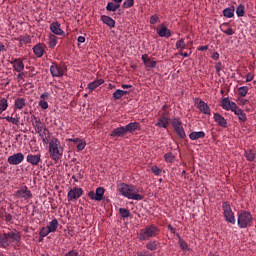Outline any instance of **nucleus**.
<instances>
[{"label": "nucleus", "mask_w": 256, "mask_h": 256, "mask_svg": "<svg viewBox=\"0 0 256 256\" xmlns=\"http://www.w3.org/2000/svg\"><path fill=\"white\" fill-rule=\"evenodd\" d=\"M118 191L126 199L132 201H143V195L139 194V188L135 185H129L127 183L118 184Z\"/></svg>", "instance_id": "f257e3e1"}, {"label": "nucleus", "mask_w": 256, "mask_h": 256, "mask_svg": "<svg viewBox=\"0 0 256 256\" xmlns=\"http://www.w3.org/2000/svg\"><path fill=\"white\" fill-rule=\"evenodd\" d=\"M14 241L20 243L21 234L14 231L0 233V249H9L11 243H14Z\"/></svg>", "instance_id": "f03ea898"}, {"label": "nucleus", "mask_w": 256, "mask_h": 256, "mask_svg": "<svg viewBox=\"0 0 256 256\" xmlns=\"http://www.w3.org/2000/svg\"><path fill=\"white\" fill-rule=\"evenodd\" d=\"M49 153L51 159L57 163L61 157H63V146L61 141L56 137H52L49 142Z\"/></svg>", "instance_id": "7ed1b4c3"}, {"label": "nucleus", "mask_w": 256, "mask_h": 256, "mask_svg": "<svg viewBox=\"0 0 256 256\" xmlns=\"http://www.w3.org/2000/svg\"><path fill=\"white\" fill-rule=\"evenodd\" d=\"M159 231V227H157L155 224L148 225L139 231L138 239L139 241H149V239L157 237V235H159Z\"/></svg>", "instance_id": "20e7f679"}, {"label": "nucleus", "mask_w": 256, "mask_h": 256, "mask_svg": "<svg viewBox=\"0 0 256 256\" xmlns=\"http://www.w3.org/2000/svg\"><path fill=\"white\" fill-rule=\"evenodd\" d=\"M253 225V215L251 212L242 210L238 212V227L240 229H247Z\"/></svg>", "instance_id": "39448f33"}, {"label": "nucleus", "mask_w": 256, "mask_h": 256, "mask_svg": "<svg viewBox=\"0 0 256 256\" xmlns=\"http://www.w3.org/2000/svg\"><path fill=\"white\" fill-rule=\"evenodd\" d=\"M222 209L225 221H227V223H231V225H235V213L233 212V209H231L229 202H223Z\"/></svg>", "instance_id": "423d86ee"}, {"label": "nucleus", "mask_w": 256, "mask_h": 256, "mask_svg": "<svg viewBox=\"0 0 256 256\" xmlns=\"http://www.w3.org/2000/svg\"><path fill=\"white\" fill-rule=\"evenodd\" d=\"M50 73L52 77H63L67 73V66L63 63H52L50 66Z\"/></svg>", "instance_id": "0eeeda50"}, {"label": "nucleus", "mask_w": 256, "mask_h": 256, "mask_svg": "<svg viewBox=\"0 0 256 256\" xmlns=\"http://www.w3.org/2000/svg\"><path fill=\"white\" fill-rule=\"evenodd\" d=\"M88 197L92 201H103V199H105V188L98 187V188H96V192L90 191L88 193Z\"/></svg>", "instance_id": "6e6552de"}, {"label": "nucleus", "mask_w": 256, "mask_h": 256, "mask_svg": "<svg viewBox=\"0 0 256 256\" xmlns=\"http://www.w3.org/2000/svg\"><path fill=\"white\" fill-rule=\"evenodd\" d=\"M23 161H25V155L21 152L15 153L7 159L9 165H21Z\"/></svg>", "instance_id": "1a4fd4ad"}, {"label": "nucleus", "mask_w": 256, "mask_h": 256, "mask_svg": "<svg viewBox=\"0 0 256 256\" xmlns=\"http://www.w3.org/2000/svg\"><path fill=\"white\" fill-rule=\"evenodd\" d=\"M15 197H18V199H32L33 194L31 193V190L27 186H23L19 190L15 192Z\"/></svg>", "instance_id": "9d476101"}, {"label": "nucleus", "mask_w": 256, "mask_h": 256, "mask_svg": "<svg viewBox=\"0 0 256 256\" xmlns=\"http://www.w3.org/2000/svg\"><path fill=\"white\" fill-rule=\"evenodd\" d=\"M10 65H12L13 71L16 73H21L25 70V64L21 58H12L10 60Z\"/></svg>", "instance_id": "9b49d317"}, {"label": "nucleus", "mask_w": 256, "mask_h": 256, "mask_svg": "<svg viewBox=\"0 0 256 256\" xmlns=\"http://www.w3.org/2000/svg\"><path fill=\"white\" fill-rule=\"evenodd\" d=\"M83 195V189L74 187L68 192V201H77Z\"/></svg>", "instance_id": "f8f14e48"}, {"label": "nucleus", "mask_w": 256, "mask_h": 256, "mask_svg": "<svg viewBox=\"0 0 256 256\" xmlns=\"http://www.w3.org/2000/svg\"><path fill=\"white\" fill-rule=\"evenodd\" d=\"M221 107L222 109H224L225 111H235L237 109V104L231 100H229V98H223L221 101Z\"/></svg>", "instance_id": "ddd939ff"}, {"label": "nucleus", "mask_w": 256, "mask_h": 256, "mask_svg": "<svg viewBox=\"0 0 256 256\" xmlns=\"http://www.w3.org/2000/svg\"><path fill=\"white\" fill-rule=\"evenodd\" d=\"M50 31L54 33V35H59L61 37H66L65 31L61 29V24L59 22H53L50 24Z\"/></svg>", "instance_id": "4468645a"}, {"label": "nucleus", "mask_w": 256, "mask_h": 256, "mask_svg": "<svg viewBox=\"0 0 256 256\" xmlns=\"http://www.w3.org/2000/svg\"><path fill=\"white\" fill-rule=\"evenodd\" d=\"M159 37H166V39H169L173 35V32L165 24H161L159 29L156 30Z\"/></svg>", "instance_id": "2eb2a0df"}, {"label": "nucleus", "mask_w": 256, "mask_h": 256, "mask_svg": "<svg viewBox=\"0 0 256 256\" xmlns=\"http://www.w3.org/2000/svg\"><path fill=\"white\" fill-rule=\"evenodd\" d=\"M142 61L148 69H155V67H157V62L152 58H149V55L147 54L142 55Z\"/></svg>", "instance_id": "dca6fc26"}, {"label": "nucleus", "mask_w": 256, "mask_h": 256, "mask_svg": "<svg viewBox=\"0 0 256 256\" xmlns=\"http://www.w3.org/2000/svg\"><path fill=\"white\" fill-rule=\"evenodd\" d=\"M26 161L27 163H30V165L37 166L41 163V154H28Z\"/></svg>", "instance_id": "f3484780"}, {"label": "nucleus", "mask_w": 256, "mask_h": 256, "mask_svg": "<svg viewBox=\"0 0 256 256\" xmlns=\"http://www.w3.org/2000/svg\"><path fill=\"white\" fill-rule=\"evenodd\" d=\"M196 107L201 111V113H204V115H211V108H209V105L205 103V101L200 100L196 103Z\"/></svg>", "instance_id": "a211bd4d"}, {"label": "nucleus", "mask_w": 256, "mask_h": 256, "mask_svg": "<svg viewBox=\"0 0 256 256\" xmlns=\"http://www.w3.org/2000/svg\"><path fill=\"white\" fill-rule=\"evenodd\" d=\"M127 135V129L125 126H120L111 131L110 137H125Z\"/></svg>", "instance_id": "6ab92c4d"}, {"label": "nucleus", "mask_w": 256, "mask_h": 256, "mask_svg": "<svg viewBox=\"0 0 256 256\" xmlns=\"http://www.w3.org/2000/svg\"><path fill=\"white\" fill-rule=\"evenodd\" d=\"M126 133L133 134L135 131H141V124L139 122H130L126 126Z\"/></svg>", "instance_id": "aec40b11"}, {"label": "nucleus", "mask_w": 256, "mask_h": 256, "mask_svg": "<svg viewBox=\"0 0 256 256\" xmlns=\"http://www.w3.org/2000/svg\"><path fill=\"white\" fill-rule=\"evenodd\" d=\"M214 121H215V123H217V125H219L223 129H227V120L225 119V117H223V115H221L219 113H215Z\"/></svg>", "instance_id": "412c9836"}, {"label": "nucleus", "mask_w": 256, "mask_h": 256, "mask_svg": "<svg viewBox=\"0 0 256 256\" xmlns=\"http://www.w3.org/2000/svg\"><path fill=\"white\" fill-rule=\"evenodd\" d=\"M33 53H34V55H36V57H38V59H41V57H43V55H45V48L43 47V44H41V43L36 44L33 47Z\"/></svg>", "instance_id": "4be33fe9"}, {"label": "nucleus", "mask_w": 256, "mask_h": 256, "mask_svg": "<svg viewBox=\"0 0 256 256\" xmlns=\"http://www.w3.org/2000/svg\"><path fill=\"white\" fill-rule=\"evenodd\" d=\"M155 127H159L160 129H167L169 127V119L167 116L163 115L158 119V122L155 124Z\"/></svg>", "instance_id": "5701e85b"}, {"label": "nucleus", "mask_w": 256, "mask_h": 256, "mask_svg": "<svg viewBox=\"0 0 256 256\" xmlns=\"http://www.w3.org/2000/svg\"><path fill=\"white\" fill-rule=\"evenodd\" d=\"M232 113L237 115L240 123H245V121H247V114H245V111L239 108V106Z\"/></svg>", "instance_id": "b1692460"}, {"label": "nucleus", "mask_w": 256, "mask_h": 256, "mask_svg": "<svg viewBox=\"0 0 256 256\" xmlns=\"http://www.w3.org/2000/svg\"><path fill=\"white\" fill-rule=\"evenodd\" d=\"M32 125L36 133H41L43 131V125H41V119L37 118L35 115L32 116Z\"/></svg>", "instance_id": "393cba45"}, {"label": "nucleus", "mask_w": 256, "mask_h": 256, "mask_svg": "<svg viewBox=\"0 0 256 256\" xmlns=\"http://www.w3.org/2000/svg\"><path fill=\"white\" fill-rule=\"evenodd\" d=\"M24 107H27V100L25 98H17L14 102V109L21 111Z\"/></svg>", "instance_id": "a878e982"}, {"label": "nucleus", "mask_w": 256, "mask_h": 256, "mask_svg": "<svg viewBox=\"0 0 256 256\" xmlns=\"http://www.w3.org/2000/svg\"><path fill=\"white\" fill-rule=\"evenodd\" d=\"M101 21H102V23H104V25H107L110 28L115 27V20H113V18H111L107 15H102Z\"/></svg>", "instance_id": "bb28decb"}, {"label": "nucleus", "mask_w": 256, "mask_h": 256, "mask_svg": "<svg viewBox=\"0 0 256 256\" xmlns=\"http://www.w3.org/2000/svg\"><path fill=\"white\" fill-rule=\"evenodd\" d=\"M225 27H229V22H224L222 25H220V31H222V33L229 36L235 35V30H233V28L225 29Z\"/></svg>", "instance_id": "cd10ccee"}, {"label": "nucleus", "mask_w": 256, "mask_h": 256, "mask_svg": "<svg viewBox=\"0 0 256 256\" xmlns=\"http://www.w3.org/2000/svg\"><path fill=\"white\" fill-rule=\"evenodd\" d=\"M189 139H191V141H197V139H205V132H191L189 134Z\"/></svg>", "instance_id": "c85d7f7f"}, {"label": "nucleus", "mask_w": 256, "mask_h": 256, "mask_svg": "<svg viewBox=\"0 0 256 256\" xmlns=\"http://www.w3.org/2000/svg\"><path fill=\"white\" fill-rule=\"evenodd\" d=\"M125 95H129V91L117 89V90L112 94V97H113V99H115V100H119V99H123V97H125Z\"/></svg>", "instance_id": "c756f323"}, {"label": "nucleus", "mask_w": 256, "mask_h": 256, "mask_svg": "<svg viewBox=\"0 0 256 256\" xmlns=\"http://www.w3.org/2000/svg\"><path fill=\"white\" fill-rule=\"evenodd\" d=\"M103 83H105V80H103V79L95 80L88 84V89H89V91H95V89H97V87L103 85Z\"/></svg>", "instance_id": "7c9ffc66"}, {"label": "nucleus", "mask_w": 256, "mask_h": 256, "mask_svg": "<svg viewBox=\"0 0 256 256\" xmlns=\"http://www.w3.org/2000/svg\"><path fill=\"white\" fill-rule=\"evenodd\" d=\"M176 236L178 237V245L180 249L182 251H189V244L185 240H183V238H181L179 233H177Z\"/></svg>", "instance_id": "2f4dec72"}, {"label": "nucleus", "mask_w": 256, "mask_h": 256, "mask_svg": "<svg viewBox=\"0 0 256 256\" xmlns=\"http://www.w3.org/2000/svg\"><path fill=\"white\" fill-rule=\"evenodd\" d=\"M51 233H55L59 227V221L55 218L46 226Z\"/></svg>", "instance_id": "473e14b6"}, {"label": "nucleus", "mask_w": 256, "mask_h": 256, "mask_svg": "<svg viewBox=\"0 0 256 256\" xmlns=\"http://www.w3.org/2000/svg\"><path fill=\"white\" fill-rule=\"evenodd\" d=\"M223 15L227 18V19H231L233 17H235V7L231 6L228 8H225L223 10Z\"/></svg>", "instance_id": "72a5a7b5"}, {"label": "nucleus", "mask_w": 256, "mask_h": 256, "mask_svg": "<svg viewBox=\"0 0 256 256\" xmlns=\"http://www.w3.org/2000/svg\"><path fill=\"white\" fill-rule=\"evenodd\" d=\"M174 131H175L176 135L179 137V139L187 138V134L185 133V129L183 128V126L175 128Z\"/></svg>", "instance_id": "f704fd0d"}, {"label": "nucleus", "mask_w": 256, "mask_h": 256, "mask_svg": "<svg viewBox=\"0 0 256 256\" xmlns=\"http://www.w3.org/2000/svg\"><path fill=\"white\" fill-rule=\"evenodd\" d=\"M118 211L122 219H129L131 217V211L127 208H119Z\"/></svg>", "instance_id": "c9c22d12"}, {"label": "nucleus", "mask_w": 256, "mask_h": 256, "mask_svg": "<svg viewBox=\"0 0 256 256\" xmlns=\"http://www.w3.org/2000/svg\"><path fill=\"white\" fill-rule=\"evenodd\" d=\"M119 7H121L120 4H117L115 2H108L107 6H106V11L115 12V11H117V9H119Z\"/></svg>", "instance_id": "e433bc0d"}, {"label": "nucleus", "mask_w": 256, "mask_h": 256, "mask_svg": "<svg viewBox=\"0 0 256 256\" xmlns=\"http://www.w3.org/2000/svg\"><path fill=\"white\" fill-rule=\"evenodd\" d=\"M244 156L246 157L247 161H255V152L252 149L246 150Z\"/></svg>", "instance_id": "4c0bfd02"}, {"label": "nucleus", "mask_w": 256, "mask_h": 256, "mask_svg": "<svg viewBox=\"0 0 256 256\" xmlns=\"http://www.w3.org/2000/svg\"><path fill=\"white\" fill-rule=\"evenodd\" d=\"M157 245H159V242L157 241H149L146 244V249H148L149 251H157Z\"/></svg>", "instance_id": "58836bf2"}, {"label": "nucleus", "mask_w": 256, "mask_h": 256, "mask_svg": "<svg viewBox=\"0 0 256 256\" xmlns=\"http://www.w3.org/2000/svg\"><path fill=\"white\" fill-rule=\"evenodd\" d=\"M57 39H58L57 36H55L54 34H51L49 36V46L51 49H55V47H57V43H58Z\"/></svg>", "instance_id": "ea45409f"}, {"label": "nucleus", "mask_w": 256, "mask_h": 256, "mask_svg": "<svg viewBox=\"0 0 256 256\" xmlns=\"http://www.w3.org/2000/svg\"><path fill=\"white\" fill-rule=\"evenodd\" d=\"M237 17H245V5L239 4L236 8Z\"/></svg>", "instance_id": "a19ab883"}, {"label": "nucleus", "mask_w": 256, "mask_h": 256, "mask_svg": "<svg viewBox=\"0 0 256 256\" xmlns=\"http://www.w3.org/2000/svg\"><path fill=\"white\" fill-rule=\"evenodd\" d=\"M238 93L241 97H247V94L249 93V87H247V86L239 87Z\"/></svg>", "instance_id": "79ce46f5"}, {"label": "nucleus", "mask_w": 256, "mask_h": 256, "mask_svg": "<svg viewBox=\"0 0 256 256\" xmlns=\"http://www.w3.org/2000/svg\"><path fill=\"white\" fill-rule=\"evenodd\" d=\"M171 123L174 130L183 126V122H181V119L179 118L172 119Z\"/></svg>", "instance_id": "37998d69"}, {"label": "nucleus", "mask_w": 256, "mask_h": 256, "mask_svg": "<svg viewBox=\"0 0 256 256\" xmlns=\"http://www.w3.org/2000/svg\"><path fill=\"white\" fill-rule=\"evenodd\" d=\"M164 159L166 163H173V161L175 160V156L171 152H168L164 155Z\"/></svg>", "instance_id": "c03bdc74"}, {"label": "nucleus", "mask_w": 256, "mask_h": 256, "mask_svg": "<svg viewBox=\"0 0 256 256\" xmlns=\"http://www.w3.org/2000/svg\"><path fill=\"white\" fill-rule=\"evenodd\" d=\"M157 23H161V19L159 18V16L157 14L152 15L150 17V25H157Z\"/></svg>", "instance_id": "a18cd8bd"}, {"label": "nucleus", "mask_w": 256, "mask_h": 256, "mask_svg": "<svg viewBox=\"0 0 256 256\" xmlns=\"http://www.w3.org/2000/svg\"><path fill=\"white\" fill-rule=\"evenodd\" d=\"M187 45L185 44V39H180L179 41L176 42V49H186Z\"/></svg>", "instance_id": "49530a36"}, {"label": "nucleus", "mask_w": 256, "mask_h": 256, "mask_svg": "<svg viewBox=\"0 0 256 256\" xmlns=\"http://www.w3.org/2000/svg\"><path fill=\"white\" fill-rule=\"evenodd\" d=\"M49 233H51V232H50V230H49V228L47 226L46 227H42L40 232H39V236L40 237H47V235H49Z\"/></svg>", "instance_id": "de8ad7c7"}, {"label": "nucleus", "mask_w": 256, "mask_h": 256, "mask_svg": "<svg viewBox=\"0 0 256 256\" xmlns=\"http://www.w3.org/2000/svg\"><path fill=\"white\" fill-rule=\"evenodd\" d=\"M7 107H9V103L7 102V99L5 98L0 99V109L7 111Z\"/></svg>", "instance_id": "09e8293b"}, {"label": "nucleus", "mask_w": 256, "mask_h": 256, "mask_svg": "<svg viewBox=\"0 0 256 256\" xmlns=\"http://www.w3.org/2000/svg\"><path fill=\"white\" fill-rule=\"evenodd\" d=\"M20 43H25L26 45L31 43V36L29 35L21 36Z\"/></svg>", "instance_id": "8fccbe9b"}, {"label": "nucleus", "mask_w": 256, "mask_h": 256, "mask_svg": "<svg viewBox=\"0 0 256 256\" xmlns=\"http://www.w3.org/2000/svg\"><path fill=\"white\" fill-rule=\"evenodd\" d=\"M8 123H12V125H17L19 123V119L13 118L11 116L4 117Z\"/></svg>", "instance_id": "3c124183"}, {"label": "nucleus", "mask_w": 256, "mask_h": 256, "mask_svg": "<svg viewBox=\"0 0 256 256\" xmlns=\"http://www.w3.org/2000/svg\"><path fill=\"white\" fill-rule=\"evenodd\" d=\"M134 4H135L134 0H126L123 3V7H125V9H129V8L133 7Z\"/></svg>", "instance_id": "603ef678"}, {"label": "nucleus", "mask_w": 256, "mask_h": 256, "mask_svg": "<svg viewBox=\"0 0 256 256\" xmlns=\"http://www.w3.org/2000/svg\"><path fill=\"white\" fill-rule=\"evenodd\" d=\"M38 105L41 107V109H49V103L45 100H40Z\"/></svg>", "instance_id": "864d4df0"}, {"label": "nucleus", "mask_w": 256, "mask_h": 256, "mask_svg": "<svg viewBox=\"0 0 256 256\" xmlns=\"http://www.w3.org/2000/svg\"><path fill=\"white\" fill-rule=\"evenodd\" d=\"M39 135L40 137H51V133H49V129L47 128H43Z\"/></svg>", "instance_id": "5fc2aeb1"}, {"label": "nucleus", "mask_w": 256, "mask_h": 256, "mask_svg": "<svg viewBox=\"0 0 256 256\" xmlns=\"http://www.w3.org/2000/svg\"><path fill=\"white\" fill-rule=\"evenodd\" d=\"M151 171H152V173H154V175H157V176L161 175V173H162V170L157 166H153L151 168Z\"/></svg>", "instance_id": "6e6d98bb"}, {"label": "nucleus", "mask_w": 256, "mask_h": 256, "mask_svg": "<svg viewBox=\"0 0 256 256\" xmlns=\"http://www.w3.org/2000/svg\"><path fill=\"white\" fill-rule=\"evenodd\" d=\"M79 144L77 145V149L79 151H83V149H85V147L87 146V143H85V141L80 140V142H78Z\"/></svg>", "instance_id": "4d7b16f0"}, {"label": "nucleus", "mask_w": 256, "mask_h": 256, "mask_svg": "<svg viewBox=\"0 0 256 256\" xmlns=\"http://www.w3.org/2000/svg\"><path fill=\"white\" fill-rule=\"evenodd\" d=\"M221 69H223V63L217 62L215 65V70L218 75H221V74H219L221 72Z\"/></svg>", "instance_id": "13d9d810"}, {"label": "nucleus", "mask_w": 256, "mask_h": 256, "mask_svg": "<svg viewBox=\"0 0 256 256\" xmlns=\"http://www.w3.org/2000/svg\"><path fill=\"white\" fill-rule=\"evenodd\" d=\"M253 79H255V75H253L252 73H248L246 75V83H251Z\"/></svg>", "instance_id": "bf43d9fd"}, {"label": "nucleus", "mask_w": 256, "mask_h": 256, "mask_svg": "<svg viewBox=\"0 0 256 256\" xmlns=\"http://www.w3.org/2000/svg\"><path fill=\"white\" fill-rule=\"evenodd\" d=\"M65 256H79V252H77V250H71L67 252Z\"/></svg>", "instance_id": "052dcab7"}, {"label": "nucleus", "mask_w": 256, "mask_h": 256, "mask_svg": "<svg viewBox=\"0 0 256 256\" xmlns=\"http://www.w3.org/2000/svg\"><path fill=\"white\" fill-rule=\"evenodd\" d=\"M4 217H5L6 223H11V221H13V215L11 214H5Z\"/></svg>", "instance_id": "680f3d73"}, {"label": "nucleus", "mask_w": 256, "mask_h": 256, "mask_svg": "<svg viewBox=\"0 0 256 256\" xmlns=\"http://www.w3.org/2000/svg\"><path fill=\"white\" fill-rule=\"evenodd\" d=\"M247 103H249V100H247V99H244V98L238 99L239 105H247Z\"/></svg>", "instance_id": "e2e57ef3"}, {"label": "nucleus", "mask_w": 256, "mask_h": 256, "mask_svg": "<svg viewBox=\"0 0 256 256\" xmlns=\"http://www.w3.org/2000/svg\"><path fill=\"white\" fill-rule=\"evenodd\" d=\"M40 99H42V101L49 99V92H44L43 94H41Z\"/></svg>", "instance_id": "0e129e2a"}, {"label": "nucleus", "mask_w": 256, "mask_h": 256, "mask_svg": "<svg viewBox=\"0 0 256 256\" xmlns=\"http://www.w3.org/2000/svg\"><path fill=\"white\" fill-rule=\"evenodd\" d=\"M68 142L69 143H81V139H79V138H69Z\"/></svg>", "instance_id": "69168bd1"}, {"label": "nucleus", "mask_w": 256, "mask_h": 256, "mask_svg": "<svg viewBox=\"0 0 256 256\" xmlns=\"http://www.w3.org/2000/svg\"><path fill=\"white\" fill-rule=\"evenodd\" d=\"M19 74L17 75L18 81H22V79L25 77V72H18Z\"/></svg>", "instance_id": "338daca9"}, {"label": "nucleus", "mask_w": 256, "mask_h": 256, "mask_svg": "<svg viewBox=\"0 0 256 256\" xmlns=\"http://www.w3.org/2000/svg\"><path fill=\"white\" fill-rule=\"evenodd\" d=\"M138 256H149V252L145 251V252H139L137 254Z\"/></svg>", "instance_id": "774afa93"}]
</instances>
